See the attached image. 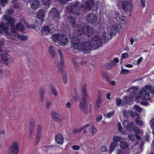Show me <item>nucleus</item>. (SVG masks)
Returning <instances> with one entry per match:
<instances>
[{
	"label": "nucleus",
	"mask_w": 154,
	"mask_h": 154,
	"mask_svg": "<svg viewBox=\"0 0 154 154\" xmlns=\"http://www.w3.org/2000/svg\"><path fill=\"white\" fill-rule=\"evenodd\" d=\"M2 21L0 25V34L5 36L7 38L13 41H17L18 40H25L28 39V37L24 35H20L18 31H23L24 30L23 24L26 23L24 21L18 23L16 26H12L8 25V22Z\"/></svg>",
	"instance_id": "obj_1"
},
{
	"label": "nucleus",
	"mask_w": 154,
	"mask_h": 154,
	"mask_svg": "<svg viewBox=\"0 0 154 154\" xmlns=\"http://www.w3.org/2000/svg\"><path fill=\"white\" fill-rule=\"evenodd\" d=\"M71 46L74 49L73 52L75 54L81 51L83 53L89 54L92 50V46L89 41H86L80 43V41L78 37L75 36L71 38Z\"/></svg>",
	"instance_id": "obj_2"
},
{
	"label": "nucleus",
	"mask_w": 154,
	"mask_h": 154,
	"mask_svg": "<svg viewBox=\"0 0 154 154\" xmlns=\"http://www.w3.org/2000/svg\"><path fill=\"white\" fill-rule=\"evenodd\" d=\"M83 4H81L79 2H76L71 7L72 12L78 15L82 14V11L85 12L90 11L94 5L92 0H82Z\"/></svg>",
	"instance_id": "obj_3"
},
{
	"label": "nucleus",
	"mask_w": 154,
	"mask_h": 154,
	"mask_svg": "<svg viewBox=\"0 0 154 154\" xmlns=\"http://www.w3.org/2000/svg\"><path fill=\"white\" fill-rule=\"evenodd\" d=\"M68 18L69 23L72 25V27L75 29L77 35L81 36L83 34H84L86 35L89 36L93 34L91 27L81 26L79 24H75V20L72 16L69 17Z\"/></svg>",
	"instance_id": "obj_4"
},
{
	"label": "nucleus",
	"mask_w": 154,
	"mask_h": 154,
	"mask_svg": "<svg viewBox=\"0 0 154 154\" xmlns=\"http://www.w3.org/2000/svg\"><path fill=\"white\" fill-rule=\"evenodd\" d=\"M147 91H150L152 94H154V88H152L151 85H148L143 88L138 96V98L142 100L140 103L145 105H148L147 100L149 101L151 100L149 97V93Z\"/></svg>",
	"instance_id": "obj_5"
},
{
	"label": "nucleus",
	"mask_w": 154,
	"mask_h": 154,
	"mask_svg": "<svg viewBox=\"0 0 154 154\" xmlns=\"http://www.w3.org/2000/svg\"><path fill=\"white\" fill-rule=\"evenodd\" d=\"M17 0H12L11 3V7L7 11L5 12V14L2 17V21H5L7 23L8 22V25L10 26L14 24L15 22L14 19L10 17L9 15L12 14L14 12L13 9H19L20 8V5L15 2Z\"/></svg>",
	"instance_id": "obj_6"
},
{
	"label": "nucleus",
	"mask_w": 154,
	"mask_h": 154,
	"mask_svg": "<svg viewBox=\"0 0 154 154\" xmlns=\"http://www.w3.org/2000/svg\"><path fill=\"white\" fill-rule=\"evenodd\" d=\"M52 39L57 46H64L68 42L67 35L63 34H55L52 35Z\"/></svg>",
	"instance_id": "obj_7"
},
{
	"label": "nucleus",
	"mask_w": 154,
	"mask_h": 154,
	"mask_svg": "<svg viewBox=\"0 0 154 154\" xmlns=\"http://www.w3.org/2000/svg\"><path fill=\"white\" fill-rule=\"evenodd\" d=\"M86 88L87 85L84 84L82 87V92L83 96L81 99L83 102H81L79 104L80 109L85 113H86L88 112L86 102L87 98L89 97L87 93Z\"/></svg>",
	"instance_id": "obj_8"
},
{
	"label": "nucleus",
	"mask_w": 154,
	"mask_h": 154,
	"mask_svg": "<svg viewBox=\"0 0 154 154\" xmlns=\"http://www.w3.org/2000/svg\"><path fill=\"white\" fill-rule=\"evenodd\" d=\"M19 152L18 142L14 141L9 146L8 150V154H18Z\"/></svg>",
	"instance_id": "obj_9"
},
{
	"label": "nucleus",
	"mask_w": 154,
	"mask_h": 154,
	"mask_svg": "<svg viewBox=\"0 0 154 154\" xmlns=\"http://www.w3.org/2000/svg\"><path fill=\"white\" fill-rule=\"evenodd\" d=\"M90 42L92 43L91 45L94 48L98 49L102 46V43L101 38L99 35L95 36Z\"/></svg>",
	"instance_id": "obj_10"
},
{
	"label": "nucleus",
	"mask_w": 154,
	"mask_h": 154,
	"mask_svg": "<svg viewBox=\"0 0 154 154\" xmlns=\"http://www.w3.org/2000/svg\"><path fill=\"white\" fill-rule=\"evenodd\" d=\"M49 15L51 16L53 19L58 20L60 18V13L59 11L55 8H53L49 11L48 12Z\"/></svg>",
	"instance_id": "obj_11"
},
{
	"label": "nucleus",
	"mask_w": 154,
	"mask_h": 154,
	"mask_svg": "<svg viewBox=\"0 0 154 154\" xmlns=\"http://www.w3.org/2000/svg\"><path fill=\"white\" fill-rule=\"evenodd\" d=\"M0 54L2 59L6 62H10L13 60V59L8 54V53L5 52L0 48Z\"/></svg>",
	"instance_id": "obj_12"
},
{
	"label": "nucleus",
	"mask_w": 154,
	"mask_h": 154,
	"mask_svg": "<svg viewBox=\"0 0 154 154\" xmlns=\"http://www.w3.org/2000/svg\"><path fill=\"white\" fill-rule=\"evenodd\" d=\"M113 31L112 29L108 30L107 32H104L102 34V37L105 40H109L111 39L113 36Z\"/></svg>",
	"instance_id": "obj_13"
},
{
	"label": "nucleus",
	"mask_w": 154,
	"mask_h": 154,
	"mask_svg": "<svg viewBox=\"0 0 154 154\" xmlns=\"http://www.w3.org/2000/svg\"><path fill=\"white\" fill-rule=\"evenodd\" d=\"M41 32L43 35H47L52 32V30L48 26H44L42 27Z\"/></svg>",
	"instance_id": "obj_14"
},
{
	"label": "nucleus",
	"mask_w": 154,
	"mask_h": 154,
	"mask_svg": "<svg viewBox=\"0 0 154 154\" xmlns=\"http://www.w3.org/2000/svg\"><path fill=\"white\" fill-rule=\"evenodd\" d=\"M36 16L38 18L41 20V22L39 24L42 25L45 17V11L42 9L39 10L37 12Z\"/></svg>",
	"instance_id": "obj_15"
},
{
	"label": "nucleus",
	"mask_w": 154,
	"mask_h": 154,
	"mask_svg": "<svg viewBox=\"0 0 154 154\" xmlns=\"http://www.w3.org/2000/svg\"><path fill=\"white\" fill-rule=\"evenodd\" d=\"M42 127L40 125H38L37 130L36 137L35 138V143L36 145L38 144L40 141L41 135Z\"/></svg>",
	"instance_id": "obj_16"
},
{
	"label": "nucleus",
	"mask_w": 154,
	"mask_h": 154,
	"mask_svg": "<svg viewBox=\"0 0 154 154\" xmlns=\"http://www.w3.org/2000/svg\"><path fill=\"white\" fill-rule=\"evenodd\" d=\"M87 20L89 23L94 24L97 21V17L95 14H88Z\"/></svg>",
	"instance_id": "obj_17"
},
{
	"label": "nucleus",
	"mask_w": 154,
	"mask_h": 154,
	"mask_svg": "<svg viewBox=\"0 0 154 154\" xmlns=\"http://www.w3.org/2000/svg\"><path fill=\"white\" fill-rule=\"evenodd\" d=\"M41 4L39 0H31L30 6L31 8L33 10H36L38 9Z\"/></svg>",
	"instance_id": "obj_18"
},
{
	"label": "nucleus",
	"mask_w": 154,
	"mask_h": 154,
	"mask_svg": "<svg viewBox=\"0 0 154 154\" xmlns=\"http://www.w3.org/2000/svg\"><path fill=\"white\" fill-rule=\"evenodd\" d=\"M60 58V64L58 66V71L59 72L62 71L63 65V54L62 53L61 50L60 49H59L58 51Z\"/></svg>",
	"instance_id": "obj_19"
},
{
	"label": "nucleus",
	"mask_w": 154,
	"mask_h": 154,
	"mask_svg": "<svg viewBox=\"0 0 154 154\" xmlns=\"http://www.w3.org/2000/svg\"><path fill=\"white\" fill-rule=\"evenodd\" d=\"M132 6V4L128 1H124L122 5V9L125 11H126L128 8L131 9Z\"/></svg>",
	"instance_id": "obj_20"
},
{
	"label": "nucleus",
	"mask_w": 154,
	"mask_h": 154,
	"mask_svg": "<svg viewBox=\"0 0 154 154\" xmlns=\"http://www.w3.org/2000/svg\"><path fill=\"white\" fill-rule=\"evenodd\" d=\"M55 140L57 143L60 144H62L64 142V138L63 135L58 134L55 136Z\"/></svg>",
	"instance_id": "obj_21"
},
{
	"label": "nucleus",
	"mask_w": 154,
	"mask_h": 154,
	"mask_svg": "<svg viewBox=\"0 0 154 154\" xmlns=\"http://www.w3.org/2000/svg\"><path fill=\"white\" fill-rule=\"evenodd\" d=\"M50 114L51 116L55 121L57 122H58L60 121V116L56 112L54 111H51Z\"/></svg>",
	"instance_id": "obj_22"
},
{
	"label": "nucleus",
	"mask_w": 154,
	"mask_h": 154,
	"mask_svg": "<svg viewBox=\"0 0 154 154\" xmlns=\"http://www.w3.org/2000/svg\"><path fill=\"white\" fill-rule=\"evenodd\" d=\"M48 51L49 54L52 57H53L55 56L56 52L54 48L52 45H50L48 47Z\"/></svg>",
	"instance_id": "obj_23"
},
{
	"label": "nucleus",
	"mask_w": 154,
	"mask_h": 154,
	"mask_svg": "<svg viewBox=\"0 0 154 154\" xmlns=\"http://www.w3.org/2000/svg\"><path fill=\"white\" fill-rule=\"evenodd\" d=\"M78 58V57L74 56L72 57L71 58L74 66L75 67V68L76 69L79 68L78 63L77 61Z\"/></svg>",
	"instance_id": "obj_24"
},
{
	"label": "nucleus",
	"mask_w": 154,
	"mask_h": 154,
	"mask_svg": "<svg viewBox=\"0 0 154 154\" xmlns=\"http://www.w3.org/2000/svg\"><path fill=\"white\" fill-rule=\"evenodd\" d=\"M118 146L115 142H112L110 144L109 151L110 153H111L115 149V148Z\"/></svg>",
	"instance_id": "obj_25"
},
{
	"label": "nucleus",
	"mask_w": 154,
	"mask_h": 154,
	"mask_svg": "<svg viewBox=\"0 0 154 154\" xmlns=\"http://www.w3.org/2000/svg\"><path fill=\"white\" fill-rule=\"evenodd\" d=\"M56 146L54 145H49L48 146H44V150L46 152L49 151H51L55 149L56 148Z\"/></svg>",
	"instance_id": "obj_26"
},
{
	"label": "nucleus",
	"mask_w": 154,
	"mask_h": 154,
	"mask_svg": "<svg viewBox=\"0 0 154 154\" xmlns=\"http://www.w3.org/2000/svg\"><path fill=\"white\" fill-rule=\"evenodd\" d=\"M45 91V89L44 88L42 87L40 88L39 90V94L42 102L44 99Z\"/></svg>",
	"instance_id": "obj_27"
},
{
	"label": "nucleus",
	"mask_w": 154,
	"mask_h": 154,
	"mask_svg": "<svg viewBox=\"0 0 154 154\" xmlns=\"http://www.w3.org/2000/svg\"><path fill=\"white\" fill-rule=\"evenodd\" d=\"M35 121L34 119H32L29 122L30 129H33L35 127Z\"/></svg>",
	"instance_id": "obj_28"
},
{
	"label": "nucleus",
	"mask_w": 154,
	"mask_h": 154,
	"mask_svg": "<svg viewBox=\"0 0 154 154\" xmlns=\"http://www.w3.org/2000/svg\"><path fill=\"white\" fill-rule=\"evenodd\" d=\"M134 122H131L129 123H128V124L127 125L125 128L128 131H131L133 129V127L134 126Z\"/></svg>",
	"instance_id": "obj_29"
},
{
	"label": "nucleus",
	"mask_w": 154,
	"mask_h": 154,
	"mask_svg": "<svg viewBox=\"0 0 154 154\" xmlns=\"http://www.w3.org/2000/svg\"><path fill=\"white\" fill-rule=\"evenodd\" d=\"M122 139V138L120 136H115L113 137L112 140L113 141V142H115V143H116L117 145H118L119 143H118V142H121L120 141Z\"/></svg>",
	"instance_id": "obj_30"
},
{
	"label": "nucleus",
	"mask_w": 154,
	"mask_h": 154,
	"mask_svg": "<svg viewBox=\"0 0 154 154\" xmlns=\"http://www.w3.org/2000/svg\"><path fill=\"white\" fill-rule=\"evenodd\" d=\"M51 92L55 96H57L58 94V92L57 91V90L56 89L54 86H53V85H51Z\"/></svg>",
	"instance_id": "obj_31"
},
{
	"label": "nucleus",
	"mask_w": 154,
	"mask_h": 154,
	"mask_svg": "<svg viewBox=\"0 0 154 154\" xmlns=\"http://www.w3.org/2000/svg\"><path fill=\"white\" fill-rule=\"evenodd\" d=\"M115 112V111L112 110L106 114H104L103 116L106 118H109L114 114Z\"/></svg>",
	"instance_id": "obj_32"
},
{
	"label": "nucleus",
	"mask_w": 154,
	"mask_h": 154,
	"mask_svg": "<svg viewBox=\"0 0 154 154\" xmlns=\"http://www.w3.org/2000/svg\"><path fill=\"white\" fill-rule=\"evenodd\" d=\"M120 146L121 148L125 149L127 148L129 146V144L126 142H120Z\"/></svg>",
	"instance_id": "obj_33"
},
{
	"label": "nucleus",
	"mask_w": 154,
	"mask_h": 154,
	"mask_svg": "<svg viewBox=\"0 0 154 154\" xmlns=\"http://www.w3.org/2000/svg\"><path fill=\"white\" fill-rule=\"evenodd\" d=\"M133 131L135 133V135L136 134H140L141 133V131L137 127H135L133 128Z\"/></svg>",
	"instance_id": "obj_34"
},
{
	"label": "nucleus",
	"mask_w": 154,
	"mask_h": 154,
	"mask_svg": "<svg viewBox=\"0 0 154 154\" xmlns=\"http://www.w3.org/2000/svg\"><path fill=\"white\" fill-rule=\"evenodd\" d=\"M101 97L100 96H98L97 101L95 103V106L97 107H99L101 103Z\"/></svg>",
	"instance_id": "obj_35"
},
{
	"label": "nucleus",
	"mask_w": 154,
	"mask_h": 154,
	"mask_svg": "<svg viewBox=\"0 0 154 154\" xmlns=\"http://www.w3.org/2000/svg\"><path fill=\"white\" fill-rule=\"evenodd\" d=\"M129 114L132 117H139L138 114L136 112H133L132 111L129 110Z\"/></svg>",
	"instance_id": "obj_36"
},
{
	"label": "nucleus",
	"mask_w": 154,
	"mask_h": 154,
	"mask_svg": "<svg viewBox=\"0 0 154 154\" xmlns=\"http://www.w3.org/2000/svg\"><path fill=\"white\" fill-rule=\"evenodd\" d=\"M42 4L45 6H49L51 3L50 0H41Z\"/></svg>",
	"instance_id": "obj_37"
},
{
	"label": "nucleus",
	"mask_w": 154,
	"mask_h": 154,
	"mask_svg": "<svg viewBox=\"0 0 154 154\" xmlns=\"http://www.w3.org/2000/svg\"><path fill=\"white\" fill-rule=\"evenodd\" d=\"M24 21L25 23H26L25 24H23V25L24 26V27L25 26H26L27 27H28V28H30L32 29H35L36 28L35 26L34 25H29V24H28L27 23H26L24 20H22V21L21 22H22L23 21Z\"/></svg>",
	"instance_id": "obj_38"
},
{
	"label": "nucleus",
	"mask_w": 154,
	"mask_h": 154,
	"mask_svg": "<svg viewBox=\"0 0 154 154\" xmlns=\"http://www.w3.org/2000/svg\"><path fill=\"white\" fill-rule=\"evenodd\" d=\"M133 108L135 110L138 112H140L142 111L141 108L137 105H134Z\"/></svg>",
	"instance_id": "obj_39"
},
{
	"label": "nucleus",
	"mask_w": 154,
	"mask_h": 154,
	"mask_svg": "<svg viewBox=\"0 0 154 154\" xmlns=\"http://www.w3.org/2000/svg\"><path fill=\"white\" fill-rule=\"evenodd\" d=\"M139 117H136L135 118V121L136 124L139 126H141L143 124V121L141 120H138Z\"/></svg>",
	"instance_id": "obj_40"
},
{
	"label": "nucleus",
	"mask_w": 154,
	"mask_h": 154,
	"mask_svg": "<svg viewBox=\"0 0 154 154\" xmlns=\"http://www.w3.org/2000/svg\"><path fill=\"white\" fill-rule=\"evenodd\" d=\"M63 81L65 84H66L67 82V74L66 73H64L63 75Z\"/></svg>",
	"instance_id": "obj_41"
},
{
	"label": "nucleus",
	"mask_w": 154,
	"mask_h": 154,
	"mask_svg": "<svg viewBox=\"0 0 154 154\" xmlns=\"http://www.w3.org/2000/svg\"><path fill=\"white\" fill-rule=\"evenodd\" d=\"M129 72V70L126 69H122L120 71V73L123 75L128 74Z\"/></svg>",
	"instance_id": "obj_42"
},
{
	"label": "nucleus",
	"mask_w": 154,
	"mask_h": 154,
	"mask_svg": "<svg viewBox=\"0 0 154 154\" xmlns=\"http://www.w3.org/2000/svg\"><path fill=\"white\" fill-rule=\"evenodd\" d=\"M128 137L129 140L132 141H134L136 139L135 136L133 134H128Z\"/></svg>",
	"instance_id": "obj_43"
},
{
	"label": "nucleus",
	"mask_w": 154,
	"mask_h": 154,
	"mask_svg": "<svg viewBox=\"0 0 154 154\" xmlns=\"http://www.w3.org/2000/svg\"><path fill=\"white\" fill-rule=\"evenodd\" d=\"M8 2L7 0H0V6L4 7Z\"/></svg>",
	"instance_id": "obj_44"
},
{
	"label": "nucleus",
	"mask_w": 154,
	"mask_h": 154,
	"mask_svg": "<svg viewBox=\"0 0 154 154\" xmlns=\"http://www.w3.org/2000/svg\"><path fill=\"white\" fill-rule=\"evenodd\" d=\"M150 125L152 129H154V116H152L151 118Z\"/></svg>",
	"instance_id": "obj_45"
},
{
	"label": "nucleus",
	"mask_w": 154,
	"mask_h": 154,
	"mask_svg": "<svg viewBox=\"0 0 154 154\" xmlns=\"http://www.w3.org/2000/svg\"><path fill=\"white\" fill-rule=\"evenodd\" d=\"M100 149V151L102 152H106L107 150V148L105 146H101Z\"/></svg>",
	"instance_id": "obj_46"
},
{
	"label": "nucleus",
	"mask_w": 154,
	"mask_h": 154,
	"mask_svg": "<svg viewBox=\"0 0 154 154\" xmlns=\"http://www.w3.org/2000/svg\"><path fill=\"white\" fill-rule=\"evenodd\" d=\"M122 113L125 117L127 119L129 117V111L128 112L125 110H124L122 112Z\"/></svg>",
	"instance_id": "obj_47"
},
{
	"label": "nucleus",
	"mask_w": 154,
	"mask_h": 154,
	"mask_svg": "<svg viewBox=\"0 0 154 154\" xmlns=\"http://www.w3.org/2000/svg\"><path fill=\"white\" fill-rule=\"evenodd\" d=\"M121 28V26L120 25L118 24H116V26H115L114 27V29H115L116 32L119 31V30H120Z\"/></svg>",
	"instance_id": "obj_48"
},
{
	"label": "nucleus",
	"mask_w": 154,
	"mask_h": 154,
	"mask_svg": "<svg viewBox=\"0 0 154 154\" xmlns=\"http://www.w3.org/2000/svg\"><path fill=\"white\" fill-rule=\"evenodd\" d=\"M114 61H112L111 62L110 64H112L113 65H114L115 64V63L114 62H115L116 63H118L119 61V59L118 58H115L113 59Z\"/></svg>",
	"instance_id": "obj_49"
},
{
	"label": "nucleus",
	"mask_w": 154,
	"mask_h": 154,
	"mask_svg": "<svg viewBox=\"0 0 154 154\" xmlns=\"http://www.w3.org/2000/svg\"><path fill=\"white\" fill-rule=\"evenodd\" d=\"M82 131V129L80 128L78 129H74L72 131V132L74 134H76L78 133H79V132Z\"/></svg>",
	"instance_id": "obj_50"
},
{
	"label": "nucleus",
	"mask_w": 154,
	"mask_h": 154,
	"mask_svg": "<svg viewBox=\"0 0 154 154\" xmlns=\"http://www.w3.org/2000/svg\"><path fill=\"white\" fill-rule=\"evenodd\" d=\"M129 56L128 54L126 53H123L122 54V58L121 59V60H122L123 58H128Z\"/></svg>",
	"instance_id": "obj_51"
},
{
	"label": "nucleus",
	"mask_w": 154,
	"mask_h": 154,
	"mask_svg": "<svg viewBox=\"0 0 154 154\" xmlns=\"http://www.w3.org/2000/svg\"><path fill=\"white\" fill-rule=\"evenodd\" d=\"M72 102L71 101H69L66 104V107L68 108H70L72 106Z\"/></svg>",
	"instance_id": "obj_52"
},
{
	"label": "nucleus",
	"mask_w": 154,
	"mask_h": 154,
	"mask_svg": "<svg viewBox=\"0 0 154 154\" xmlns=\"http://www.w3.org/2000/svg\"><path fill=\"white\" fill-rule=\"evenodd\" d=\"M129 123V122L128 120H124L123 122L122 123V125L123 126H124L125 128L126 127L127 125Z\"/></svg>",
	"instance_id": "obj_53"
},
{
	"label": "nucleus",
	"mask_w": 154,
	"mask_h": 154,
	"mask_svg": "<svg viewBox=\"0 0 154 154\" xmlns=\"http://www.w3.org/2000/svg\"><path fill=\"white\" fill-rule=\"evenodd\" d=\"M72 149L74 150H78L79 149L80 147L78 145H74L72 146Z\"/></svg>",
	"instance_id": "obj_54"
},
{
	"label": "nucleus",
	"mask_w": 154,
	"mask_h": 154,
	"mask_svg": "<svg viewBox=\"0 0 154 154\" xmlns=\"http://www.w3.org/2000/svg\"><path fill=\"white\" fill-rule=\"evenodd\" d=\"M73 98L75 101H79V97L78 96V94L76 93H75V95L73 96Z\"/></svg>",
	"instance_id": "obj_55"
},
{
	"label": "nucleus",
	"mask_w": 154,
	"mask_h": 154,
	"mask_svg": "<svg viewBox=\"0 0 154 154\" xmlns=\"http://www.w3.org/2000/svg\"><path fill=\"white\" fill-rule=\"evenodd\" d=\"M142 6L143 8H144L146 6L145 0H140Z\"/></svg>",
	"instance_id": "obj_56"
},
{
	"label": "nucleus",
	"mask_w": 154,
	"mask_h": 154,
	"mask_svg": "<svg viewBox=\"0 0 154 154\" xmlns=\"http://www.w3.org/2000/svg\"><path fill=\"white\" fill-rule=\"evenodd\" d=\"M121 100L120 99H117L116 100V103L117 105L119 106L121 103Z\"/></svg>",
	"instance_id": "obj_57"
},
{
	"label": "nucleus",
	"mask_w": 154,
	"mask_h": 154,
	"mask_svg": "<svg viewBox=\"0 0 154 154\" xmlns=\"http://www.w3.org/2000/svg\"><path fill=\"white\" fill-rule=\"evenodd\" d=\"M5 133V130L4 129L1 130H0V137H2Z\"/></svg>",
	"instance_id": "obj_58"
},
{
	"label": "nucleus",
	"mask_w": 154,
	"mask_h": 154,
	"mask_svg": "<svg viewBox=\"0 0 154 154\" xmlns=\"http://www.w3.org/2000/svg\"><path fill=\"white\" fill-rule=\"evenodd\" d=\"M117 126L119 130L120 131H121L122 130V128L120 123H118L117 124Z\"/></svg>",
	"instance_id": "obj_59"
},
{
	"label": "nucleus",
	"mask_w": 154,
	"mask_h": 154,
	"mask_svg": "<svg viewBox=\"0 0 154 154\" xmlns=\"http://www.w3.org/2000/svg\"><path fill=\"white\" fill-rule=\"evenodd\" d=\"M51 104V103L50 101L47 100L46 102V106L48 109H49Z\"/></svg>",
	"instance_id": "obj_60"
},
{
	"label": "nucleus",
	"mask_w": 154,
	"mask_h": 154,
	"mask_svg": "<svg viewBox=\"0 0 154 154\" xmlns=\"http://www.w3.org/2000/svg\"><path fill=\"white\" fill-rule=\"evenodd\" d=\"M102 116L101 115H100L97 117L96 120L97 122H99L102 119Z\"/></svg>",
	"instance_id": "obj_61"
},
{
	"label": "nucleus",
	"mask_w": 154,
	"mask_h": 154,
	"mask_svg": "<svg viewBox=\"0 0 154 154\" xmlns=\"http://www.w3.org/2000/svg\"><path fill=\"white\" fill-rule=\"evenodd\" d=\"M97 129L94 128L93 127L92 128L91 133L92 134H95L97 132Z\"/></svg>",
	"instance_id": "obj_62"
},
{
	"label": "nucleus",
	"mask_w": 154,
	"mask_h": 154,
	"mask_svg": "<svg viewBox=\"0 0 154 154\" xmlns=\"http://www.w3.org/2000/svg\"><path fill=\"white\" fill-rule=\"evenodd\" d=\"M134 93L135 92L134 91H132L131 93H130L129 95V97L130 98H132L134 95Z\"/></svg>",
	"instance_id": "obj_63"
},
{
	"label": "nucleus",
	"mask_w": 154,
	"mask_h": 154,
	"mask_svg": "<svg viewBox=\"0 0 154 154\" xmlns=\"http://www.w3.org/2000/svg\"><path fill=\"white\" fill-rule=\"evenodd\" d=\"M89 125H90L89 124H86V125H85L84 126H83L81 128V129H82V130H83L85 128H86L87 127H89Z\"/></svg>",
	"instance_id": "obj_64"
}]
</instances>
